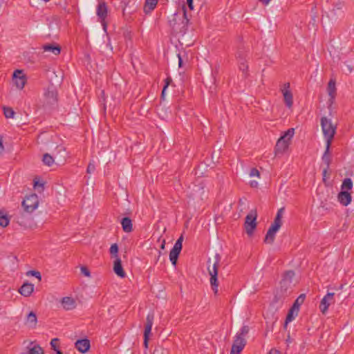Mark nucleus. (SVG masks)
<instances>
[{"mask_svg":"<svg viewBox=\"0 0 354 354\" xmlns=\"http://www.w3.org/2000/svg\"><path fill=\"white\" fill-rule=\"evenodd\" d=\"M183 241V236L181 235L176 241L173 248L169 252V259L174 266H176L177 261L179 257V254L182 250V243Z\"/></svg>","mask_w":354,"mask_h":354,"instance_id":"423d86ee","label":"nucleus"},{"mask_svg":"<svg viewBox=\"0 0 354 354\" xmlns=\"http://www.w3.org/2000/svg\"><path fill=\"white\" fill-rule=\"evenodd\" d=\"M136 6H131L129 3L126 4L122 10V14L125 19L128 20L130 18L131 14L136 12Z\"/></svg>","mask_w":354,"mask_h":354,"instance_id":"c85d7f7f","label":"nucleus"},{"mask_svg":"<svg viewBox=\"0 0 354 354\" xmlns=\"http://www.w3.org/2000/svg\"><path fill=\"white\" fill-rule=\"evenodd\" d=\"M330 146L331 145L326 144V149L322 158L323 162L326 165V167H330L331 162V157L330 154Z\"/></svg>","mask_w":354,"mask_h":354,"instance_id":"b1692460","label":"nucleus"},{"mask_svg":"<svg viewBox=\"0 0 354 354\" xmlns=\"http://www.w3.org/2000/svg\"><path fill=\"white\" fill-rule=\"evenodd\" d=\"M257 212L256 209H252L245 217L244 227L248 235H252L257 227Z\"/></svg>","mask_w":354,"mask_h":354,"instance_id":"39448f33","label":"nucleus"},{"mask_svg":"<svg viewBox=\"0 0 354 354\" xmlns=\"http://www.w3.org/2000/svg\"><path fill=\"white\" fill-rule=\"evenodd\" d=\"M28 274H30L32 276H34L37 279H39V281H41V273L39 272V271H36V270H30L28 272Z\"/></svg>","mask_w":354,"mask_h":354,"instance_id":"a18cd8bd","label":"nucleus"},{"mask_svg":"<svg viewBox=\"0 0 354 354\" xmlns=\"http://www.w3.org/2000/svg\"><path fill=\"white\" fill-rule=\"evenodd\" d=\"M21 354H44V351L39 344H35L32 347L28 346L27 351Z\"/></svg>","mask_w":354,"mask_h":354,"instance_id":"cd10ccee","label":"nucleus"},{"mask_svg":"<svg viewBox=\"0 0 354 354\" xmlns=\"http://www.w3.org/2000/svg\"><path fill=\"white\" fill-rule=\"evenodd\" d=\"M162 252L161 251H158V255L156 259V263H158L159 261H160L161 263H163L165 261V259H161V255H162Z\"/></svg>","mask_w":354,"mask_h":354,"instance_id":"864d4df0","label":"nucleus"},{"mask_svg":"<svg viewBox=\"0 0 354 354\" xmlns=\"http://www.w3.org/2000/svg\"><path fill=\"white\" fill-rule=\"evenodd\" d=\"M236 57L239 59V62L245 60L241 52H238L237 53Z\"/></svg>","mask_w":354,"mask_h":354,"instance_id":"4d7b16f0","label":"nucleus"},{"mask_svg":"<svg viewBox=\"0 0 354 354\" xmlns=\"http://www.w3.org/2000/svg\"><path fill=\"white\" fill-rule=\"evenodd\" d=\"M187 4L190 10L194 9L193 0H187Z\"/></svg>","mask_w":354,"mask_h":354,"instance_id":"13d9d810","label":"nucleus"},{"mask_svg":"<svg viewBox=\"0 0 354 354\" xmlns=\"http://www.w3.org/2000/svg\"><path fill=\"white\" fill-rule=\"evenodd\" d=\"M9 224V218L7 216H0V225L1 227H6Z\"/></svg>","mask_w":354,"mask_h":354,"instance_id":"37998d69","label":"nucleus"},{"mask_svg":"<svg viewBox=\"0 0 354 354\" xmlns=\"http://www.w3.org/2000/svg\"><path fill=\"white\" fill-rule=\"evenodd\" d=\"M299 311L296 310L295 308L291 307L288 310V315L286 316L285 323H284V328H287L288 324L292 322L297 315Z\"/></svg>","mask_w":354,"mask_h":354,"instance_id":"a878e982","label":"nucleus"},{"mask_svg":"<svg viewBox=\"0 0 354 354\" xmlns=\"http://www.w3.org/2000/svg\"><path fill=\"white\" fill-rule=\"evenodd\" d=\"M283 212H284V208L282 207V208H280L278 211H277V215L274 219V221H276L277 223H281L282 224V216H283Z\"/></svg>","mask_w":354,"mask_h":354,"instance_id":"a19ab883","label":"nucleus"},{"mask_svg":"<svg viewBox=\"0 0 354 354\" xmlns=\"http://www.w3.org/2000/svg\"><path fill=\"white\" fill-rule=\"evenodd\" d=\"M353 187V182L351 178H346L343 180L341 186V189L343 191H347L351 189Z\"/></svg>","mask_w":354,"mask_h":354,"instance_id":"2f4dec72","label":"nucleus"},{"mask_svg":"<svg viewBox=\"0 0 354 354\" xmlns=\"http://www.w3.org/2000/svg\"><path fill=\"white\" fill-rule=\"evenodd\" d=\"M4 151V146L3 145V138L2 136H0V155H1Z\"/></svg>","mask_w":354,"mask_h":354,"instance_id":"6e6d98bb","label":"nucleus"},{"mask_svg":"<svg viewBox=\"0 0 354 354\" xmlns=\"http://www.w3.org/2000/svg\"><path fill=\"white\" fill-rule=\"evenodd\" d=\"M39 201L36 194H31L26 196L21 203L24 211L26 213H32L39 205Z\"/></svg>","mask_w":354,"mask_h":354,"instance_id":"20e7f679","label":"nucleus"},{"mask_svg":"<svg viewBox=\"0 0 354 354\" xmlns=\"http://www.w3.org/2000/svg\"><path fill=\"white\" fill-rule=\"evenodd\" d=\"M54 156L58 164L64 163L67 157L65 147L63 146H57Z\"/></svg>","mask_w":354,"mask_h":354,"instance_id":"dca6fc26","label":"nucleus"},{"mask_svg":"<svg viewBox=\"0 0 354 354\" xmlns=\"http://www.w3.org/2000/svg\"><path fill=\"white\" fill-rule=\"evenodd\" d=\"M118 245L117 243H113L111 245L109 252L111 255V257L116 259V258H120L118 257Z\"/></svg>","mask_w":354,"mask_h":354,"instance_id":"f704fd0d","label":"nucleus"},{"mask_svg":"<svg viewBox=\"0 0 354 354\" xmlns=\"http://www.w3.org/2000/svg\"><path fill=\"white\" fill-rule=\"evenodd\" d=\"M56 353L55 354H62V352L60 350H56Z\"/></svg>","mask_w":354,"mask_h":354,"instance_id":"338daca9","label":"nucleus"},{"mask_svg":"<svg viewBox=\"0 0 354 354\" xmlns=\"http://www.w3.org/2000/svg\"><path fill=\"white\" fill-rule=\"evenodd\" d=\"M260 174H259V171H258V169H257L256 168H252L251 170H250V176H259Z\"/></svg>","mask_w":354,"mask_h":354,"instance_id":"3c124183","label":"nucleus"},{"mask_svg":"<svg viewBox=\"0 0 354 354\" xmlns=\"http://www.w3.org/2000/svg\"><path fill=\"white\" fill-rule=\"evenodd\" d=\"M250 186H251L252 187H257V185H258V183H257V181H254V180L251 181V182L250 183Z\"/></svg>","mask_w":354,"mask_h":354,"instance_id":"680f3d73","label":"nucleus"},{"mask_svg":"<svg viewBox=\"0 0 354 354\" xmlns=\"http://www.w3.org/2000/svg\"><path fill=\"white\" fill-rule=\"evenodd\" d=\"M276 233H273L269 230H268L266 236L264 238V243L267 244H272L275 239Z\"/></svg>","mask_w":354,"mask_h":354,"instance_id":"473e14b6","label":"nucleus"},{"mask_svg":"<svg viewBox=\"0 0 354 354\" xmlns=\"http://www.w3.org/2000/svg\"><path fill=\"white\" fill-rule=\"evenodd\" d=\"M334 293L328 292L322 299L319 305L320 310L322 313L325 314L328 310V308L332 302H334Z\"/></svg>","mask_w":354,"mask_h":354,"instance_id":"ddd939ff","label":"nucleus"},{"mask_svg":"<svg viewBox=\"0 0 354 354\" xmlns=\"http://www.w3.org/2000/svg\"><path fill=\"white\" fill-rule=\"evenodd\" d=\"M165 84L162 88V93H161L162 98H164L165 95V91H166L167 87L169 86V85L170 84V83L172 82V80L170 77H168L165 79Z\"/></svg>","mask_w":354,"mask_h":354,"instance_id":"79ce46f5","label":"nucleus"},{"mask_svg":"<svg viewBox=\"0 0 354 354\" xmlns=\"http://www.w3.org/2000/svg\"><path fill=\"white\" fill-rule=\"evenodd\" d=\"M81 272L86 277L91 276V272H90L89 270L86 266L81 267Z\"/></svg>","mask_w":354,"mask_h":354,"instance_id":"8fccbe9b","label":"nucleus"},{"mask_svg":"<svg viewBox=\"0 0 354 354\" xmlns=\"http://www.w3.org/2000/svg\"><path fill=\"white\" fill-rule=\"evenodd\" d=\"M55 158L49 153H45L43 156V162L47 166H51L55 162Z\"/></svg>","mask_w":354,"mask_h":354,"instance_id":"72a5a7b5","label":"nucleus"},{"mask_svg":"<svg viewBox=\"0 0 354 354\" xmlns=\"http://www.w3.org/2000/svg\"><path fill=\"white\" fill-rule=\"evenodd\" d=\"M122 230L125 232H131L133 230V224L129 217H124L121 221Z\"/></svg>","mask_w":354,"mask_h":354,"instance_id":"bb28decb","label":"nucleus"},{"mask_svg":"<svg viewBox=\"0 0 354 354\" xmlns=\"http://www.w3.org/2000/svg\"><path fill=\"white\" fill-rule=\"evenodd\" d=\"M246 344V340L240 335H236L235 339L232 346L230 354H239Z\"/></svg>","mask_w":354,"mask_h":354,"instance_id":"9d476101","label":"nucleus"},{"mask_svg":"<svg viewBox=\"0 0 354 354\" xmlns=\"http://www.w3.org/2000/svg\"><path fill=\"white\" fill-rule=\"evenodd\" d=\"M321 126L326 139V144L331 145L336 133V125L333 124L330 119L324 116L321 118Z\"/></svg>","mask_w":354,"mask_h":354,"instance_id":"7ed1b4c3","label":"nucleus"},{"mask_svg":"<svg viewBox=\"0 0 354 354\" xmlns=\"http://www.w3.org/2000/svg\"><path fill=\"white\" fill-rule=\"evenodd\" d=\"M44 97L47 104L53 105L57 101V93L53 87H48L47 91L44 93Z\"/></svg>","mask_w":354,"mask_h":354,"instance_id":"4468645a","label":"nucleus"},{"mask_svg":"<svg viewBox=\"0 0 354 354\" xmlns=\"http://www.w3.org/2000/svg\"><path fill=\"white\" fill-rule=\"evenodd\" d=\"M347 68H348V71L349 73H351L353 71V68L352 66H349V65H347Z\"/></svg>","mask_w":354,"mask_h":354,"instance_id":"69168bd1","label":"nucleus"},{"mask_svg":"<svg viewBox=\"0 0 354 354\" xmlns=\"http://www.w3.org/2000/svg\"><path fill=\"white\" fill-rule=\"evenodd\" d=\"M188 22L189 19L187 17L185 6L183 7L182 17L178 14H174L169 21V26L172 28L173 30L177 33H185L187 30Z\"/></svg>","mask_w":354,"mask_h":354,"instance_id":"f03ea898","label":"nucleus"},{"mask_svg":"<svg viewBox=\"0 0 354 354\" xmlns=\"http://www.w3.org/2000/svg\"><path fill=\"white\" fill-rule=\"evenodd\" d=\"M338 201L341 204L347 206L351 202V195L347 191L342 190L337 196Z\"/></svg>","mask_w":354,"mask_h":354,"instance_id":"aec40b11","label":"nucleus"},{"mask_svg":"<svg viewBox=\"0 0 354 354\" xmlns=\"http://www.w3.org/2000/svg\"><path fill=\"white\" fill-rule=\"evenodd\" d=\"M107 12H108V8L106 2L102 1L100 2L97 7L96 13L99 19H100V21L102 23V25L103 26V29L105 32H106V28H107V24L105 21V19L107 17Z\"/></svg>","mask_w":354,"mask_h":354,"instance_id":"0eeeda50","label":"nucleus"},{"mask_svg":"<svg viewBox=\"0 0 354 354\" xmlns=\"http://www.w3.org/2000/svg\"><path fill=\"white\" fill-rule=\"evenodd\" d=\"M295 275V273L292 270H288L284 273L283 279L281 281V288H284L285 291L291 288Z\"/></svg>","mask_w":354,"mask_h":354,"instance_id":"9b49d317","label":"nucleus"},{"mask_svg":"<svg viewBox=\"0 0 354 354\" xmlns=\"http://www.w3.org/2000/svg\"><path fill=\"white\" fill-rule=\"evenodd\" d=\"M153 354H167V352L165 349L162 347L156 348Z\"/></svg>","mask_w":354,"mask_h":354,"instance_id":"de8ad7c7","label":"nucleus"},{"mask_svg":"<svg viewBox=\"0 0 354 354\" xmlns=\"http://www.w3.org/2000/svg\"><path fill=\"white\" fill-rule=\"evenodd\" d=\"M34 290V285L30 283H24L19 289V292L24 296L29 297Z\"/></svg>","mask_w":354,"mask_h":354,"instance_id":"412c9836","label":"nucleus"},{"mask_svg":"<svg viewBox=\"0 0 354 354\" xmlns=\"http://www.w3.org/2000/svg\"><path fill=\"white\" fill-rule=\"evenodd\" d=\"M329 170V167H324L322 171V176H323V180L326 181V174L328 173V171Z\"/></svg>","mask_w":354,"mask_h":354,"instance_id":"5fc2aeb1","label":"nucleus"},{"mask_svg":"<svg viewBox=\"0 0 354 354\" xmlns=\"http://www.w3.org/2000/svg\"><path fill=\"white\" fill-rule=\"evenodd\" d=\"M160 248L161 250H164L165 249V239H163L162 241V243H161V245H160Z\"/></svg>","mask_w":354,"mask_h":354,"instance_id":"e2e57ef3","label":"nucleus"},{"mask_svg":"<svg viewBox=\"0 0 354 354\" xmlns=\"http://www.w3.org/2000/svg\"><path fill=\"white\" fill-rule=\"evenodd\" d=\"M37 324V318L36 314L31 311L27 315L25 324L30 328H35Z\"/></svg>","mask_w":354,"mask_h":354,"instance_id":"4be33fe9","label":"nucleus"},{"mask_svg":"<svg viewBox=\"0 0 354 354\" xmlns=\"http://www.w3.org/2000/svg\"><path fill=\"white\" fill-rule=\"evenodd\" d=\"M306 298L305 294H301L295 301L292 307L295 308L298 311L299 310L300 306L304 303Z\"/></svg>","mask_w":354,"mask_h":354,"instance_id":"7c9ffc66","label":"nucleus"},{"mask_svg":"<svg viewBox=\"0 0 354 354\" xmlns=\"http://www.w3.org/2000/svg\"><path fill=\"white\" fill-rule=\"evenodd\" d=\"M3 113L6 118H13L15 114L14 110L10 107H3Z\"/></svg>","mask_w":354,"mask_h":354,"instance_id":"e433bc0d","label":"nucleus"},{"mask_svg":"<svg viewBox=\"0 0 354 354\" xmlns=\"http://www.w3.org/2000/svg\"><path fill=\"white\" fill-rule=\"evenodd\" d=\"M154 319V315L153 313H149L147 315L146 318V324L144 332V344L146 348L148 346V341H149V335L151 333V328L153 326Z\"/></svg>","mask_w":354,"mask_h":354,"instance_id":"1a4fd4ad","label":"nucleus"},{"mask_svg":"<svg viewBox=\"0 0 354 354\" xmlns=\"http://www.w3.org/2000/svg\"><path fill=\"white\" fill-rule=\"evenodd\" d=\"M284 88L281 89V92L283 95V99L286 105L290 109L292 106L293 104V96L290 91V83L287 82L283 85Z\"/></svg>","mask_w":354,"mask_h":354,"instance_id":"f8f14e48","label":"nucleus"},{"mask_svg":"<svg viewBox=\"0 0 354 354\" xmlns=\"http://www.w3.org/2000/svg\"><path fill=\"white\" fill-rule=\"evenodd\" d=\"M17 223L21 226H28V222L26 221V216L24 212H21L20 215L17 216Z\"/></svg>","mask_w":354,"mask_h":354,"instance_id":"4c0bfd02","label":"nucleus"},{"mask_svg":"<svg viewBox=\"0 0 354 354\" xmlns=\"http://www.w3.org/2000/svg\"><path fill=\"white\" fill-rule=\"evenodd\" d=\"M113 271L120 277L124 278L126 273L122 266V261L120 258H116L113 262Z\"/></svg>","mask_w":354,"mask_h":354,"instance_id":"6ab92c4d","label":"nucleus"},{"mask_svg":"<svg viewBox=\"0 0 354 354\" xmlns=\"http://www.w3.org/2000/svg\"><path fill=\"white\" fill-rule=\"evenodd\" d=\"M44 51L52 52L54 55H57L60 53L61 48L58 45L46 44L43 46Z\"/></svg>","mask_w":354,"mask_h":354,"instance_id":"c756f323","label":"nucleus"},{"mask_svg":"<svg viewBox=\"0 0 354 354\" xmlns=\"http://www.w3.org/2000/svg\"><path fill=\"white\" fill-rule=\"evenodd\" d=\"M281 225H282L281 223H277L276 221H273V223L271 224L270 227H269L268 230L273 233H277L278 232V230L280 229Z\"/></svg>","mask_w":354,"mask_h":354,"instance_id":"ea45409f","label":"nucleus"},{"mask_svg":"<svg viewBox=\"0 0 354 354\" xmlns=\"http://www.w3.org/2000/svg\"><path fill=\"white\" fill-rule=\"evenodd\" d=\"M62 307L66 310H71L76 308V301L71 297H64L61 300Z\"/></svg>","mask_w":354,"mask_h":354,"instance_id":"a211bd4d","label":"nucleus"},{"mask_svg":"<svg viewBox=\"0 0 354 354\" xmlns=\"http://www.w3.org/2000/svg\"><path fill=\"white\" fill-rule=\"evenodd\" d=\"M295 133V129L293 128L289 129L285 132L284 135L281 137H284V139L290 142L291 138L293 137Z\"/></svg>","mask_w":354,"mask_h":354,"instance_id":"58836bf2","label":"nucleus"},{"mask_svg":"<svg viewBox=\"0 0 354 354\" xmlns=\"http://www.w3.org/2000/svg\"><path fill=\"white\" fill-rule=\"evenodd\" d=\"M249 327L248 326H243L241 328L240 333L237 334L236 335H240V337H243L245 338V337L248 335L249 333Z\"/></svg>","mask_w":354,"mask_h":354,"instance_id":"c03bdc74","label":"nucleus"},{"mask_svg":"<svg viewBox=\"0 0 354 354\" xmlns=\"http://www.w3.org/2000/svg\"><path fill=\"white\" fill-rule=\"evenodd\" d=\"M44 182H41L39 180H34V188L37 189L39 193L42 192L44 190Z\"/></svg>","mask_w":354,"mask_h":354,"instance_id":"c9c22d12","label":"nucleus"},{"mask_svg":"<svg viewBox=\"0 0 354 354\" xmlns=\"http://www.w3.org/2000/svg\"><path fill=\"white\" fill-rule=\"evenodd\" d=\"M177 57H178V66L180 68V67L183 66V59H182V57L180 55V54L177 55Z\"/></svg>","mask_w":354,"mask_h":354,"instance_id":"bf43d9fd","label":"nucleus"},{"mask_svg":"<svg viewBox=\"0 0 354 354\" xmlns=\"http://www.w3.org/2000/svg\"><path fill=\"white\" fill-rule=\"evenodd\" d=\"M125 214H131V211L130 209H127V211L125 212Z\"/></svg>","mask_w":354,"mask_h":354,"instance_id":"774afa93","label":"nucleus"},{"mask_svg":"<svg viewBox=\"0 0 354 354\" xmlns=\"http://www.w3.org/2000/svg\"><path fill=\"white\" fill-rule=\"evenodd\" d=\"M221 257L219 254L216 253L209 258L207 261V270L210 275V284L214 294L218 292V268Z\"/></svg>","mask_w":354,"mask_h":354,"instance_id":"f257e3e1","label":"nucleus"},{"mask_svg":"<svg viewBox=\"0 0 354 354\" xmlns=\"http://www.w3.org/2000/svg\"><path fill=\"white\" fill-rule=\"evenodd\" d=\"M327 91L330 100H333L336 95V83L335 80H330L328 84Z\"/></svg>","mask_w":354,"mask_h":354,"instance_id":"5701e85b","label":"nucleus"},{"mask_svg":"<svg viewBox=\"0 0 354 354\" xmlns=\"http://www.w3.org/2000/svg\"><path fill=\"white\" fill-rule=\"evenodd\" d=\"M239 64H240V65H239L240 70H241L243 73H246L247 71H248V66L245 63V60L244 61H240Z\"/></svg>","mask_w":354,"mask_h":354,"instance_id":"49530a36","label":"nucleus"},{"mask_svg":"<svg viewBox=\"0 0 354 354\" xmlns=\"http://www.w3.org/2000/svg\"><path fill=\"white\" fill-rule=\"evenodd\" d=\"M270 0H259V1H261V3H263V4L265 5H267L269 3Z\"/></svg>","mask_w":354,"mask_h":354,"instance_id":"0e129e2a","label":"nucleus"},{"mask_svg":"<svg viewBox=\"0 0 354 354\" xmlns=\"http://www.w3.org/2000/svg\"><path fill=\"white\" fill-rule=\"evenodd\" d=\"M58 341V339L57 338H55V339H53L50 342V346L52 347V348L54 350V351H56V350H59L57 348V342Z\"/></svg>","mask_w":354,"mask_h":354,"instance_id":"603ef678","label":"nucleus"},{"mask_svg":"<svg viewBox=\"0 0 354 354\" xmlns=\"http://www.w3.org/2000/svg\"><path fill=\"white\" fill-rule=\"evenodd\" d=\"M12 81L17 88L22 89L26 83V78L23 71L18 69L15 71L12 75Z\"/></svg>","mask_w":354,"mask_h":354,"instance_id":"6e6552de","label":"nucleus"},{"mask_svg":"<svg viewBox=\"0 0 354 354\" xmlns=\"http://www.w3.org/2000/svg\"><path fill=\"white\" fill-rule=\"evenodd\" d=\"M290 142L284 139V137H280L277 142L274 148L276 155L283 154L288 148Z\"/></svg>","mask_w":354,"mask_h":354,"instance_id":"2eb2a0df","label":"nucleus"},{"mask_svg":"<svg viewBox=\"0 0 354 354\" xmlns=\"http://www.w3.org/2000/svg\"><path fill=\"white\" fill-rule=\"evenodd\" d=\"M75 346L78 351L82 353H85L89 350L91 344L89 339H82L77 340Z\"/></svg>","mask_w":354,"mask_h":354,"instance_id":"f3484780","label":"nucleus"},{"mask_svg":"<svg viewBox=\"0 0 354 354\" xmlns=\"http://www.w3.org/2000/svg\"><path fill=\"white\" fill-rule=\"evenodd\" d=\"M95 165L93 164V162H90L87 167V169H86L87 173L91 174L95 171Z\"/></svg>","mask_w":354,"mask_h":354,"instance_id":"09e8293b","label":"nucleus"},{"mask_svg":"<svg viewBox=\"0 0 354 354\" xmlns=\"http://www.w3.org/2000/svg\"><path fill=\"white\" fill-rule=\"evenodd\" d=\"M268 354H280V351L275 348H272Z\"/></svg>","mask_w":354,"mask_h":354,"instance_id":"052dcab7","label":"nucleus"},{"mask_svg":"<svg viewBox=\"0 0 354 354\" xmlns=\"http://www.w3.org/2000/svg\"><path fill=\"white\" fill-rule=\"evenodd\" d=\"M158 0H146L143 8L145 14H149L157 6Z\"/></svg>","mask_w":354,"mask_h":354,"instance_id":"393cba45","label":"nucleus"}]
</instances>
